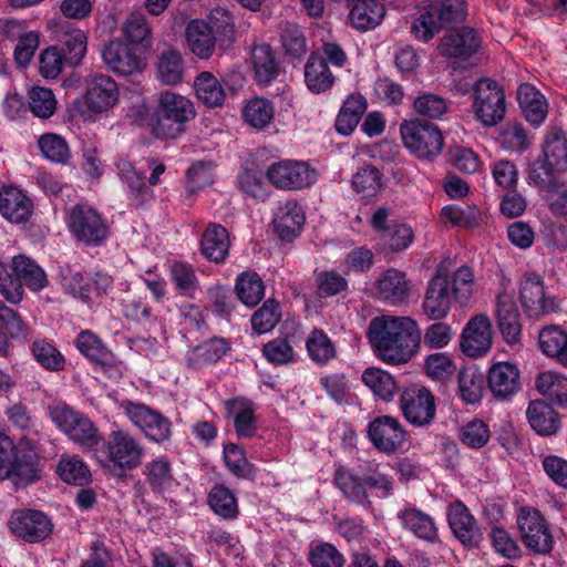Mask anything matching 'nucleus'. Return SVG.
<instances>
[{"label": "nucleus", "instance_id": "obj_1", "mask_svg": "<svg viewBox=\"0 0 567 567\" xmlns=\"http://www.w3.org/2000/svg\"><path fill=\"white\" fill-rule=\"evenodd\" d=\"M368 339L379 359L400 364L412 358L421 330L410 317L380 316L370 321Z\"/></svg>", "mask_w": 567, "mask_h": 567}, {"label": "nucleus", "instance_id": "obj_2", "mask_svg": "<svg viewBox=\"0 0 567 567\" xmlns=\"http://www.w3.org/2000/svg\"><path fill=\"white\" fill-rule=\"evenodd\" d=\"M196 116L194 102L177 92L165 90L156 100L150 120L152 133L163 140H175L186 131L188 122Z\"/></svg>", "mask_w": 567, "mask_h": 567}, {"label": "nucleus", "instance_id": "obj_3", "mask_svg": "<svg viewBox=\"0 0 567 567\" xmlns=\"http://www.w3.org/2000/svg\"><path fill=\"white\" fill-rule=\"evenodd\" d=\"M120 103V87L116 81L104 73L90 75L85 79L83 93L74 100L72 110L89 123L109 117Z\"/></svg>", "mask_w": 567, "mask_h": 567}, {"label": "nucleus", "instance_id": "obj_4", "mask_svg": "<svg viewBox=\"0 0 567 567\" xmlns=\"http://www.w3.org/2000/svg\"><path fill=\"white\" fill-rule=\"evenodd\" d=\"M185 35L190 52L198 59L208 60L214 53L217 37L234 40L235 23L227 10L216 8L210 11L207 21H190Z\"/></svg>", "mask_w": 567, "mask_h": 567}, {"label": "nucleus", "instance_id": "obj_5", "mask_svg": "<svg viewBox=\"0 0 567 567\" xmlns=\"http://www.w3.org/2000/svg\"><path fill=\"white\" fill-rule=\"evenodd\" d=\"M33 290H42L48 285L44 270L25 255H18L10 264L0 262V293L10 302L18 303L22 300L23 287Z\"/></svg>", "mask_w": 567, "mask_h": 567}, {"label": "nucleus", "instance_id": "obj_6", "mask_svg": "<svg viewBox=\"0 0 567 567\" xmlns=\"http://www.w3.org/2000/svg\"><path fill=\"white\" fill-rule=\"evenodd\" d=\"M39 472L38 454L29 441L13 444L8 435L0 434V481L13 478L17 484H30Z\"/></svg>", "mask_w": 567, "mask_h": 567}, {"label": "nucleus", "instance_id": "obj_7", "mask_svg": "<svg viewBox=\"0 0 567 567\" xmlns=\"http://www.w3.org/2000/svg\"><path fill=\"white\" fill-rule=\"evenodd\" d=\"M543 159L530 164L527 172L528 184H543L544 178L554 173L567 172V134L561 127L546 128L542 143Z\"/></svg>", "mask_w": 567, "mask_h": 567}, {"label": "nucleus", "instance_id": "obj_8", "mask_svg": "<svg viewBox=\"0 0 567 567\" xmlns=\"http://www.w3.org/2000/svg\"><path fill=\"white\" fill-rule=\"evenodd\" d=\"M144 447L128 431L114 429L99 450V460L113 471L137 468L144 458Z\"/></svg>", "mask_w": 567, "mask_h": 567}, {"label": "nucleus", "instance_id": "obj_9", "mask_svg": "<svg viewBox=\"0 0 567 567\" xmlns=\"http://www.w3.org/2000/svg\"><path fill=\"white\" fill-rule=\"evenodd\" d=\"M48 414L55 426L84 451H92L101 441L95 424L83 413L59 402L48 408Z\"/></svg>", "mask_w": 567, "mask_h": 567}, {"label": "nucleus", "instance_id": "obj_10", "mask_svg": "<svg viewBox=\"0 0 567 567\" xmlns=\"http://www.w3.org/2000/svg\"><path fill=\"white\" fill-rule=\"evenodd\" d=\"M518 299L528 318L539 319L560 310L559 299L549 291L543 276L536 271H526L520 276Z\"/></svg>", "mask_w": 567, "mask_h": 567}, {"label": "nucleus", "instance_id": "obj_11", "mask_svg": "<svg viewBox=\"0 0 567 567\" xmlns=\"http://www.w3.org/2000/svg\"><path fill=\"white\" fill-rule=\"evenodd\" d=\"M404 147L422 161H433L443 150L444 136L441 130L427 122L411 120L400 125Z\"/></svg>", "mask_w": 567, "mask_h": 567}, {"label": "nucleus", "instance_id": "obj_12", "mask_svg": "<svg viewBox=\"0 0 567 567\" xmlns=\"http://www.w3.org/2000/svg\"><path fill=\"white\" fill-rule=\"evenodd\" d=\"M472 109L475 118L486 127L498 124L505 116V94L501 85L487 78H482L473 85Z\"/></svg>", "mask_w": 567, "mask_h": 567}, {"label": "nucleus", "instance_id": "obj_13", "mask_svg": "<svg viewBox=\"0 0 567 567\" xmlns=\"http://www.w3.org/2000/svg\"><path fill=\"white\" fill-rule=\"evenodd\" d=\"M71 235L89 246H99L109 237V228L95 208L86 204L71 207L65 216Z\"/></svg>", "mask_w": 567, "mask_h": 567}, {"label": "nucleus", "instance_id": "obj_14", "mask_svg": "<svg viewBox=\"0 0 567 567\" xmlns=\"http://www.w3.org/2000/svg\"><path fill=\"white\" fill-rule=\"evenodd\" d=\"M101 58L111 72L126 76L144 71L148 53L123 39H112L102 47Z\"/></svg>", "mask_w": 567, "mask_h": 567}, {"label": "nucleus", "instance_id": "obj_15", "mask_svg": "<svg viewBox=\"0 0 567 567\" xmlns=\"http://www.w3.org/2000/svg\"><path fill=\"white\" fill-rule=\"evenodd\" d=\"M124 415L146 439L155 443L167 442L172 436V423L159 411L130 400L121 403Z\"/></svg>", "mask_w": 567, "mask_h": 567}, {"label": "nucleus", "instance_id": "obj_16", "mask_svg": "<svg viewBox=\"0 0 567 567\" xmlns=\"http://www.w3.org/2000/svg\"><path fill=\"white\" fill-rule=\"evenodd\" d=\"M268 181L278 189L302 190L318 181V172L307 162L282 159L272 163L267 172Z\"/></svg>", "mask_w": 567, "mask_h": 567}, {"label": "nucleus", "instance_id": "obj_17", "mask_svg": "<svg viewBox=\"0 0 567 567\" xmlns=\"http://www.w3.org/2000/svg\"><path fill=\"white\" fill-rule=\"evenodd\" d=\"M517 525L523 543L530 550L548 554L554 546L549 527L538 509L522 507L517 515Z\"/></svg>", "mask_w": 567, "mask_h": 567}, {"label": "nucleus", "instance_id": "obj_18", "mask_svg": "<svg viewBox=\"0 0 567 567\" xmlns=\"http://www.w3.org/2000/svg\"><path fill=\"white\" fill-rule=\"evenodd\" d=\"M400 410L404 419L414 426H424L435 416V399L429 389L412 384L400 396Z\"/></svg>", "mask_w": 567, "mask_h": 567}, {"label": "nucleus", "instance_id": "obj_19", "mask_svg": "<svg viewBox=\"0 0 567 567\" xmlns=\"http://www.w3.org/2000/svg\"><path fill=\"white\" fill-rule=\"evenodd\" d=\"M10 530L28 543L45 539L52 532L51 519L35 509H18L9 518Z\"/></svg>", "mask_w": 567, "mask_h": 567}, {"label": "nucleus", "instance_id": "obj_20", "mask_svg": "<svg viewBox=\"0 0 567 567\" xmlns=\"http://www.w3.org/2000/svg\"><path fill=\"white\" fill-rule=\"evenodd\" d=\"M492 340L491 320L486 315L480 313L472 317L463 328L460 348L466 357L480 358L489 351Z\"/></svg>", "mask_w": 567, "mask_h": 567}, {"label": "nucleus", "instance_id": "obj_21", "mask_svg": "<svg viewBox=\"0 0 567 567\" xmlns=\"http://www.w3.org/2000/svg\"><path fill=\"white\" fill-rule=\"evenodd\" d=\"M368 437L380 452L391 454L402 447L406 431L400 421L393 416L382 415L372 420L368 425Z\"/></svg>", "mask_w": 567, "mask_h": 567}, {"label": "nucleus", "instance_id": "obj_22", "mask_svg": "<svg viewBox=\"0 0 567 567\" xmlns=\"http://www.w3.org/2000/svg\"><path fill=\"white\" fill-rule=\"evenodd\" d=\"M495 318L498 330L506 344L512 348L520 346V313L512 293L501 291L496 296Z\"/></svg>", "mask_w": 567, "mask_h": 567}, {"label": "nucleus", "instance_id": "obj_23", "mask_svg": "<svg viewBox=\"0 0 567 567\" xmlns=\"http://www.w3.org/2000/svg\"><path fill=\"white\" fill-rule=\"evenodd\" d=\"M411 284L403 271L389 268L381 272L371 287V293L392 306L402 305L409 299Z\"/></svg>", "mask_w": 567, "mask_h": 567}, {"label": "nucleus", "instance_id": "obj_24", "mask_svg": "<svg viewBox=\"0 0 567 567\" xmlns=\"http://www.w3.org/2000/svg\"><path fill=\"white\" fill-rule=\"evenodd\" d=\"M488 388L498 400H508L519 392L520 371L508 361H498L491 365L487 373Z\"/></svg>", "mask_w": 567, "mask_h": 567}, {"label": "nucleus", "instance_id": "obj_25", "mask_svg": "<svg viewBox=\"0 0 567 567\" xmlns=\"http://www.w3.org/2000/svg\"><path fill=\"white\" fill-rule=\"evenodd\" d=\"M452 300L449 278L437 272L429 282L423 300V311L431 320H442L451 311Z\"/></svg>", "mask_w": 567, "mask_h": 567}, {"label": "nucleus", "instance_id": "obj_26", "mask_svg": "<svg viewBox=\"0 0 567 567\" xmlns=\"http://www.w3.org/2000/svg\"><path fill=\"white\" fill-rule=\"evenodd\" d=\"M33 212L31 198L20 188H0V214L10 223L20 224L29 219Z\"/></svg>", "mask_w": 567, "mask_h": 567}, {"label": "nucleus", "instance_id": "obj_27", "mask_svg": "<svg viewBox=\"0 0 567 567\" xmlns=\"http://www.w3.org/2000/svg\"><path fill=\"white\" fill-rule=\"evenodd\" d=\"M196 100L208 109H221L227 100V90L215 74L209 71L199 72L193 82Z\"/></svg>", "mask_w": 567, "mask_h": 567}, {"label": "nucleus", "instance_id": "obj_28", "mask_svg": "<svg viewBox=\"0 0 567 567\" xmlns=\"http://www.w3.org/2000/svg\"><path fill=\"white\" fill-rule=\"evenodd\" d=\"M536 391L548 404L567 409V374L555 369L540 371L535 378Z\"/></svg>", "mask_w": 567, "mask_h": 567}, {"label": "nucleus", "instance_id": "obj_29", "mask_svg": "<svg viewBox=\"0 0 567 567\" xmlns=\"http://www.w3.org/2000/svg\"><path fill=\"white\" fill-rule=\"evenodd\" d=\"M305 221L302 206L296 200H286L277 209L274 228L282 240H291L300 234Z\"/></svg>", "mask_w": 567, "mask_h": 567}, {"label": "nucleus", "instance_id": "obj_30", "mask_svg": "<svg viewBox=\"0 0 567 567\" xmlns=\"http://www.w3.org/2000/svg\"><path fill=\"white\" fill-rule=\"evenodd\" d=\"M449 525L456 538L466 546L476 544L480 539L477 524L468 508L461 502H454L447 507Z\"/></svg>", "mask_w": 567, "mask_h": 567}, {"label": "nucleus", "instance_id": "obj_31", "mask_svg": "<svg viewBox=\"0 0 567 567\" xmlns=\"http://www.w3.org/2000/svg\"><path fill=\"white\" fill-rule=\"evenodd\" d=\"M4 33L8 38L17 39L14 61L20 68H25L32 60L40 42V35L35 31H25L23 23L18 20L7 21Z\"/></svg>", "mask_w": 567, "mask_h": 567}, {"label": "nucleus", "instance_id": "obj_32", "mask_svg": "<svg viewBox=\"0 0 567 567\" xmlns=\"http://www.w3.org/2000/svg\"><path fill=\"white\" fill-rule=\"evenodd\" d=\"M398 519L401 522L403 529L419 539L432 543L437 538V527L434 518L415 506L405 505L398 512Z\"/></svg>", "mask_w": 567, "mask_h": 567}, {"label": "nucleus", "instance_id": "obj_33", "mask_svg": "<svg viewBox=\"0 0 567 567\" xmlns=\"http://www.w3.org/2000/svg\"><path fill=\"white\" fill-rule=\"evenodd\" d=\"M117 176L125 186L127 196L134 202L135 205L144 203L152 196V192L145 184V173L138 171L125 157H118L115 161Z\"/></svg>", "mask_w": 567, "mask_h": 567}, {"label": "nucleus", "instance_id": "obj_34", "mask_svg": "<svg viewBox=\"0 0 567 567\" xmlns=\"http://www.w3.org/2000/svg\"><path fill=\"white\" fill-rule=\"evenodd\" d=\"M349 23L359 31H368L379 25L384 18V6L378 0H350Z\"/></svg>", "mask_w": 567, "mask_h": 567}, {"label": "nucleus", "instance_id": "obj_35", "mask_svg": "<svg viewBox=\"0 0 567 567\" xmlns=\"http://www.w3.org/2000/svg\"><path fill=\"white\" fill-rule=\"evenodd\" d=\"M517 100L526 121L535 127L540 126L548 113L545 96L535 86L524 83L518 86Z\"/></svg>", "mask_w": 567, "mask_h": 567}, {"label": "nucleus", "instance_id": "obj_36", "mask_svg": "<svg viewBox=\"0 0 567 567\" xmlns=\"http://www.w3.org/2000/svg\"><path fill=\"white\" fill-rule=\"evenodd\" d=\"M121 34L123 40L150 54L153 47V31L142 12H131L125 18L121 25Z\"/></svg>", "mask_w": 567, "mask_h": 567}, {"label": "nucleus", "instance_id": "obj_37", "mask_svg": "<svg viewBox=\"0 0 567 567\" xmlns=\"http://www.w3.org/2000/svg\"><path fill=\"white\" fill-rule=\"evenodd\" d=\"M526 417L530 427L543 436L553 435L560 427L558 413L543 400H535L528 404Z\"/></svg>", "mask_w": 567, "mask_h": 567}, {"label": "nucleus", "instance_id": "obj_38", "mask_svg": "<svg viewBox=\"0 0 567 567\" xmlns=\"http://www.w3.org/2000/svg\"><path fill=\"white\" fill-rule=\"evenodd\" d=\"M542 352L567 368V331L558 324L544 327L538 333Z\"/></svg>", "mask_w": 567, "mask_h": 567}, {"label": "nucleus", "instance_id": "obj_39", "mask_svg": "<svg viewBox=\"0 0 567 567\" xmlns=\"http://www.w3.org/2000/svg\"><path fill=\"white\" fill-rule=\"evenodd\" d=\"M480 48L473 29L464 28L455 33L446 34L440 42L439 50L443 55L470 58Z\"/></svg>", "mask_w": 567, "mask_h": 567}, {"label": "nucleus", "instance_id": "obj_40", "mask_svg": "<svg viewBox=\"0 0 567 567\" xmlns=\"http://www.w3.org/2000/svg\"><path fill=\"white\" fill-rule=\"evenodd\" d=\"M229 237L227 229L217 224H210L203 233L200 251L210 261L221 262L228 255Z\"/></svg>", "mask_w": 567, "mask_h": 567}, {"label": "nucleus", "instance_id": "obj_41", "mask_svg": "<svg viewBox=\"0 0 567 567\" xmlns=\"http://www.w3.org/2000/svg\"><path fill=\"white\" fill-rule=\"evenodd\" d=\"M250 64L255 79L260 85L270 84L278 75V61L274 51L267 44H258L251 49Z\"/></svg>", "mask_w": 567, "mask_h": 567}, {"label": "nucleus", "instance_id": "obj_42", "mask_svg": "<svg viewBox=\"0 0 567 567\" xmlns=\"http://www.w3.org/2000/svg\"><path fill=\"white\" fill-rule=\"evenodd\" d=\"M184 73L185 64L179 51L167 49L161 52L156 62V76L164 85H178Z\"/></svg>", "mask_w": 567, "mask_h": 567}, {"label": "nucleus", "instance_id": "obj_43", "mask_svg": "<svg viewBox=\"0 0 567 567\" xmlns=\"http://www.w3.org/2000/svg\"><path fill=\"white\" fill-rule=\"evenodd\" d=\"M305 82L310 92L320 94L332 89L334 75L322 58L312 54L305 65Z\"/></svg>", "mask_w": 567, "mask_h": 567}, {"label": "nucleus", "instance_id": "obj_44", "mask_svg": "<svg viewBox=\"0 0 567 567\" xmlns=\"http://www.w3.org/2000/svg\"><path fill=\"white\" fill-rule=\"evenodd\" d=\"M543 192L550 213L559 218H567V181L554 177L544 178L543 184H532Z\"/></svg>", "mask_w": 567, "mask_h": 567}, {"label": "nucleus", "instance_id": "obj_45", "mask_svg": "<svg viewBox=\"0 0 567 567\" xmlns=\"http://www.w3.org/2000/svg\"><path fill=\"white\" fill-rule=\"evenodd\" d=\"M361 380L373 395L382 401H392L398 392L393 375L380 368H368L363 371Z\"/></svg>", "mask_w": 567, "mask_h": 567}, {"label": "nucleus", "instance_id": "obj_46", "mask_svg": "<svg viewBox=\"0 0 567 567\" xmlns=\"http://www.w3.org/2000/svg\"><path fill=\"white\" fill-rule=\"evenodd\" d=\"M458 396L466 404L481 402L484 393V375L476 367H466L458 372Z\"/></svg>", "mask_w": 567, "mask_h": 567}, {"label": "nucleus", "instance_id": "obj_47", "mask_svg": "<svg viewBox=\"0 0 567 567\" xmlns=\"http://www.w3.org/2000/svg\"><path fill=\"white\" fill-rule=\"evenodd\" d=\"M228 414L233 417L238 436L250 437L256 432V417L252 403L244 399L227 402Z\"/></svg>", "mask_w": 567, "mask_h": 567}, {"label": "nucleus", "instance_id": "obj_48", "mask_svg": "<svg viewBox=\"0 0 567 567\" xmlns=\"http://www.w3.org/2000/svg\"><path fill=\"white\" fill-rule=\"evenodd\" d=\"M275 115V107L270 100L255 96L247 100L241 110V116L249 126L262 130L268 126Z\"/></svg>", "mask_w": 567, "mask_h": 567}, {"label": "nucleus", "instance_id": "obj_49", "mask_svg": "<svg viewBox=\"0 0 567 567\" xmlns=\"http://www.w3.org/2000/svg\"><path fill=\"white\" fill-rule=\"evenodd\" d=\"M229 350V343L223 338H212L192 349L187 354L188 364L200 367L220 360Z\"/></svg>", "mask_w": 567, "mask_h": 567}, {"label": "nucleus", "instance_id": "obj_50", "mask_svg": "<svg viewBox=\"0 0 567 567\" xmlns=\"http://www.w3.org/2000/svg\"><path fill=\"white\" fill-rule=\"evenodd\" d=\"M450 293L461 306H467L475 292V276L472 268L461 266L451 276Z\"/></svg>", "mask_w": 567, "mask_h": 567}, {"label": "nucleus", "instance_id": "obj_51", "mask_svg": "<svg viewBox=\"0 0 567 567\" xmlns=\"http://www.w3.org/2000/svg\"><path fill=\"white\" fill-rule=\"evenodd\" d=\"M56 473L63 482L73 485H85L91 480L90 468L78 455H62Z\"/></svg>", "mask_w": 567, "mask_h": 567}, {"label": "nucleus", "instance_id": "obj_52", "mask_svg": "<svg viewBox=\"0 0 567 567\" xmlns=\"http://www.w3.org/2000/svg\"><path fill=\"white\" fill-rule=\"evenodd\" d=\"M235 289L238 299L247 307L258 305L265 295L264 282L256 272L240 274L237 277Z\"/></svg>", "mask_w": 567, "mask_h": 567}, {"label": "nucleus", "instance_id": "obj_53", "mask_svg": "<svg viewBox=\"0 0 567 567\" xmlns=\"http://www.w3.org/2000/svg\"><path fill=\"white\" fill-rule=\"evenodd\" d=\"M441 220L455 227L473 228L480 225L482 213L476 206L461 207L458 205H446L441 209Z\"/></svg>", "mask_w": 567, "mask_h": 567}, {"label": "nucleus", "instance_id": "obj_54", "mask_svg": "<svg viewBox=\"0 0 567 567\" xmlns=\"http://www.w3.org/2000/svg\"><path fill=\"white\" fill-rule=\"evenodd\" d=\"M223 458L227 470L239 478L250 480L256 475V467L245 454V451L234 443L226 444Z\"/></svg>", "mask_w": 567, "mask_h": 567}, {"label": "nucleus", "instance_id": "obj_55", "mask_svg": "<svg viewBox=\"0 0 567 567\" xmlns=\"http://www.w3.org/2000/svg\"><path fill=\"white\" fill-rule=\"evenodd\" d=\"M309 358L319 364H324L336 357V348L328 334L320 329H313L306 340Z\"/></svg>", "mask_w": 567, "mask_h": 567}, {"label": "nucleus", "instance_id": "obj_56", "mask_svg": "<svg viewBox=\"0 0 567 567\" xmlns=\"http://www.w3.org/2000/svg\"><path fill=\"white\" fill-rule=\"evenodd\" d=\"M145 475L152 488L158 492L167 491L175 482L171 462L166 456L156 457L147 463Z\"/></svg>", "mask_w": 567, "mask_h": 567}, {"label": "nucleus", "instance_id": "obj_57", "mask_svg": "<svg viewBox=\"0 0 567 567\" xmlns=\"http://www.w3.org/2000/svg\"><path fill=\"white\" fill-rule=\"evenodd\" d=\"M76 348L92 362L109 364L113 360L112 353L104 347L102 341L89 330L79 333Z\"/></svg>", "mask_w": 567, "mask_h": 567}, {"label": "nucleus", "instance_id": "obj_58", "mask_svg": "<svg viewBox=\"0 0 567 567\" xmlns=\"http://www.w3.org/2000/svg\"><path fill=\"white\" fill-rule=\"evenodd\" d=\"M280 319L281 308L279 302L274 299H268L251 316V328L256 333L264 334L270 332Z\"/></svg>", "mask_w": 567, "mask_h": 567}, {"label": "nucleus", "instance_id": "obj_59", "mask_svg": "<svg viewBox=\"0 0 567 567\" xmlns=\"http://www.w3.org/2000/svg\"><path fill=\"white\" fill-rule=\"evenodd\" d=\"M28 103L32 114L40 118L51 117L58 105L52 90L43 86H33L28 92Z\"/></svg>", "mask_w": 567, "mask_h": 567}, {"label": "nucleus", "instance_id": "obj_60", "mask_svg": "<svg viewBox=\"0 0 567 567\" xmlns=\"http://www.w3.org/2000/svg\"><path fill=\"white\" fill-rule=\"evenodd\" d=\"M334 481L343 495L351 502L368 505L369 498L365 491L364 482L358 481L347 468L339 467L336 471Z\"/></svg>", "mask_w": 567, "mask_h": 567}, {"label": "nucleus", "instance_id": "obj_61", "mask_svg": "<svg viewBox=\"0 0 567 567\" xmlns=\"http://www.w3.org/2000/svg\"><path fill=\"white\" fill-rule=\"evenodd\" d=\"M171 278L176 291L193 298L198 290V280L194 268L186 262H175L171 267Z\"/></svg>", "mask_w": 567, "mask_h": 567}, {"label": "nucleus", "instance_id": "obj_62", "mask_svg": "<svg viewBox=\"0 0 567 567\" xmlns=\"http://www.w3.org/2000/svg\"><path fill=\"white\" fill-rule=\"evenodd\" d=\"M35 361L44 369L60 371L64 368L65 358L55 346L44 339L35 340L32 344Z\"/></svg>", "mask_w": 567, "mask_h": 567}, {"label": "nucleus", "instance_id": "obj_63", "mask_svg": "<svg viewBox=\"0 0 567 567\" xmlns=\"http://www.w3.org/2000/svg\"><path fill=\"white\" fill-rule=\"evenodd\" d=\"M61 42L65 49V62L78 65L83 60L87 50V37L80 29H70L64 32Z\"/></svg>", "mask_w": 567, "mask_h": 567}, {"label": "nucleus", "instance_id": "obj_64", "mask_svg": "<svg viewBox=\"0 0 567 567\" xmlns=\"http://www.w3.org/2000/svg\"><path fill=\"white\" fill-rule=\"evenodd\" d=\"M364 109L365 105L361 102L359 97H349L344 102L337 117V131L344 136L350 135L357 127L360 116L364 112Z\"/></svg>", "mask_w": 567, "mask_h": 567}]
</instances>
